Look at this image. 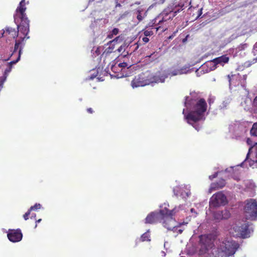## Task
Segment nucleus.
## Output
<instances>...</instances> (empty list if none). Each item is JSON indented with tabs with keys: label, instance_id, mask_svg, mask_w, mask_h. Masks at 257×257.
<instances>
[{
	"label": "nucleus",
	"instance_id": "11",
	"mask_svg": "<svg viewBox=\"0 0 257 257\" xmlns=\"http://www.w3.org/2000/svg\"><path fill=\"white\" fill-rule=\"evenodd\" d=\"M164 213V209H161L159 212H151L147 216L145 219V223L153 224L158 222H161Z\"/></svg>",
	"mask_w": 257,
	"mask_h": 257
},
{
	"label": "nucleus",
	"instance_id": "32",
	"mask_svg": "<svg viewBox=\"0 0 257 257\" xmlns=\"http://www.w3.org/2000/svg\"><path fill=\"white\" fill-rule=\"evenodd\" d=\"M223 214L222 211H218L214 213V216H221Z\"/></svg>",
	"mask_w": 257,
	"mask_h": 257
},
{
	"label": "nucleus",
	"instance_id": "29",
	"mask_svg": "<svg viewBox=\"0 0 257 257\" xmlns=\"http://www.w3.org/2000/svg\"><path fill=\"white\" fill-rule=\"evenodd\" d=\"M111 33L114 36L117 35L119 33V29L118 28H114L111 32Z\"/></svg>",
	"mask_w": 257,
	"mask_h": 257
},
{
	"label": "nucleus",
	"instance_id": "49",
	"mask_svg": "<svg viewBox=\"0 0 257 257\" xmlns=\"http://www.w3.org/2000/svg\"><path fill=\"white\" fill-rule=\"evenodd\" d=\"M184 111H185V110H184V109H183V113H184Z\"/></svg>",
	"mask_w": 257,
	"mask_h": 257
},
{
	"label": "nucleus",
	"instance_id": "40",
	"mask_svg": "<svg viewBox=\"0 0 257 257\" xmlns=\"http://www.w3.org/2000/svg\"><path fill=\"white\" fill-rule=\"evenodd\" d=\"M114 37V35H112V33H111L110 32L109 33V34L107 35V38H109V39H112L113 37Z\"/></svg>",
	"mask_w": 257,
	"mask_h": 257
},
{
	"label": "nucleus",
	"instance_id": "14",
	"mask_svg": "<svg viewBox=\"0 0 257 257\" xmlns=\"http://www.w3.org/2000/svg\"><path fill=\"white\" fill-rule=\"evenodd\" d=\"M229 61V57L227 55H223L220 57L215 58L210 61V63H212L214 67V69L217 68L218 65L223 66L225 64H227Z\"/></svg>",
	"mask_w": 257,
	"mask_h": 257
},
{
	"label": "nucleus",
	"instance_id": "35",
	"mask_svg": "<svg viewBox=\"0 0 257 257\" xmlns=\"http://www.w3.org/2000/svg\"><path fill=\"white\" fill-rule=\"evenodd\" d=\"M253 53L255 55H257V42L255 43V44L254 46Z\"/></svg>",
	"mask_w": 257,
	"mask_h": 257
},
{
	"label": "nucleus",
	"instance_id": "8",
	"mask_svg": "<svg viewBox=\"0 0 257 257\" xmlns=\"http://www.w3.org/2000/svg\"><path fill=\"white\" fill-rule=\"evenodd\" d=\"M199 245L200 246L199 253L203 254L212 247L213 243L211 238L208 235H201L199 236Z\"/></svg>",
	"mask_w": 257,
	"mask_h": 257
},
{
	"label": "nucleus",
	"instance_id": "20",
	"mask_svg": "<svg viewBox=\"0 0 257 257\" xmlns=\"http://www.w3.org/2000/svg\"><path fill=\"white\" fill-rule=\"evenodd\" d=\"M150 236L149 233L145 232L144 233L141 237L140 240L141 241H150Z\"/></svg>",
	"mask_w": 257,
	"mask_h": 257
},
{
	"label": "nucleus",
	"instance_id": "41",
	"mask_svg": "<svg viewBox=\"0 0 257 257\" xmlns=\"http://www.w3.org/2000/svg\"><path fill=\"white\" fill-rule=\"evenodd\" d=\"M121 5L118 2H115V8L121 7Z\"/></svg>",
	"mask_w": 257,
	"mask_h": 257
},
{
	"label": "nucleus",
	"instance_id": "43",
	"mask_svg": "<svg viewBox=\"0 0 257 257\" xmlns=\"http://www.w3.org/2000/svg\"><path fill=\"white\" fill-rule=\"evenodd\" d=\"M243 79H244V80H245L246 79V78H247V75H244L243 76Z\"/></svg>",
	"mask_w": 257,
	"mask_h": 257
},
{
	"label": "nucleus",
	"instance_id": "37",
	"mask_svg": "<svg viewBox=\"0 0 257 257\" xmlns=\"http://www.w3.org/2000/svg\"><path fill=\"white\" fill-rule=\"evenodd\" d=\"M86 110L88 113H90V114L94 112L93 109L90 107L88 108Z\"/></svg>",
	"mask_w": 257,
	"mask_h": 257
},
{
	"label": "nucleus",
	"instance_id": "27",
	"mask_svg": "<svg viewBox=\"0 0 257 257\" xmlns=\"http://www.w3.org/2000/svg\"><path fill=\"white\" fill-rule=\"evenodd\" d=\"M137 12L138 14L137 18L139 20V21L140 22V21H142L143 19V17H142V14H141L142 11L138 10Z\"/></svg>",
	"mask_w": 257,
	"mask_h": 257
},
{
	"label": "nucleus",
	"instance_id": "28",
	"mask_svg": "<svg viewBox=\"0 0 257 257\" xmlns=\"http://www.w3.org/2000/svg\"><path fill=\"white\" fill-rule=\"evenodd\" d=\"M117 66L116 65H112L111 67V70L114 72V73L117 72L118 70H119V69H117Z\"/></svg>",
	"mask_w": 257,
	"mask_h": 257
},
{
	"label": "nucleus",
	"instance_id": "39",
	"mask_svg": "<svg viewBox=\"0 0 257 257\" xmlns=\"http://www.w3.org/2000/svg\"><path fill=\"white\" fill-rule=\"evenodd\" d=\"M176 33V32H174L173 34L172 35H171V36H170L169 37L168 39H172L174 38V37L175 36Z\"/></svg>",
	"mask_w": 257,
	"mask_h": 257
},
{
	"label": "nucleus",
	"instance_id": "4",
	"mask_svg": "<svg viewBox=\"0 0 257 257\" xmlns=\"http://www.w3.org/2000/svg\"><path fill=\"white\" fill-rule=\"evenodd\" d=\"M243 211L246 220H257V200L249 198L243 202Z\"/></svg>",
	"mask_w": 257,
	"mask_h": 257
},
{
	"label": "nucleus",
	"instance_id": "46",
	"mask_svg": "<svg viewBox=\"0 0 257 257\" xmlns=\"http://www.w3.org/2000/svg\"><path fill=\"white\" fill-rule=\"evenodd\" d=\"M186 38L184 39L183 40V42H184L186 41Z\"/></svg>",
	"mask_w": 257,
	"mask_h": 257
},
{
	"label": "nucleus",
	"instance_id": "38",
	"mask_svg": "<svg viewBox=\"0 0 257 257\" xmlns=\"http://www.w3.org/2000/svg\"><path fill=\"white\" fill-rule=\"evenodd\" d=\"M235 76V75H228L227 76L228 78L229 79L228 80H229V82L230 83H231V78L233 77V76Z\"/></svg>",
	"mask_w": 257,
	"mask_h": 257
},
{
	"label": "nucleus",
	"instance_id": "24",
	"mask_svg": "<svg viewBox=\"0 0 257 257\" xmlns=\"http://www.w3.org/2000/svg\"><path fill=\"white\" fill-rule=\"evenodd\" d=\"M118 68L120 69V70H122V68H125L126 67L128 68V64L126 62L120 63L117 65Z\"/></svg>",
	"mask_w": 257,
	"mask_h": 257
},
{
	"label": "nucleus",
	"instance_id": "12",
	"mask_svg": "<svg viewBox=\"0 0 257 257\" xmlns=\"http://www.w3.org/2000/svg\"><path fill=\"white\" fill-rule=\"evenodd\" d=\"M7 236L11 242H17L22 240L23 234L20 229H9Z\"/></svg>",
	"mask_w": 257,
	"mask_h": 257
},
{
	"label": "nucleus",
	"instance_id": "45",
	"mask_svg": "<svg viewBox=\"0 0 257 257\" xmlns=\"http://www.w3.org/2000/svg\"><path fill=\"white\" fill-rule=\"evenodd\" d=\"M188 97H186V102H185V104L187 103V99H188Z\"/></svg>",
	"mask_w": 257,
	"mask_h": 257
},
{
	"label": "nucleus",
	"instance_id": "10",
	"mask_svg": "<svg viewBox=\"0 0 257 257\" xmlns=\"http://www.w3.org/2000/svg\"><path fill=\"white\" fill-rule=\"evenodd\" d=\"M250 225L248 222H246L240 226H235L233 229L237 232V235L243 238H246L249 237L251 233V229L249 228Z\"/></svg>",
	"mask_w": 257,
	"mask_h": 257
},
{
	"label": "nucleus",
	"instance_id": "19",
	"mask_svg": "<svg viewBox=\"0 0 257 257\" xmlns=\"http://www.w3.org/2000/svg\"><path fill=\"white\" fill-rule=\"evenodd\" d=\"M250 134L251 136L257 137V122L253 124L250 131Z\"/></svg>",
	"mask_w": 257,
	"mask_h": 257
},
{
	"label": "nucleus",
	"instance_id": "9",
	"mask_svg": "<svg viewBox=\"0 0 257 257\" xmlns=\"http://www.w3.org/2000/svg\"><path fill=\"white\" fill-rule=\"evenodd\" d=\"M179 11V10L175 11V12L170 11L169 13L166 12V11H164L163 13L164 17L161 20L159 21L157 27L155 28L156 31H158L160 30L161 33L165 32L167 29V27L166 26H164L163 25L164 22H166L167 20L173 19Z\"/></svg>",
	"mask_w": 257,
	"mask_h": 257
},
{
	"label": "nucleus",
	"instance_id": "17",
	"mask_svg": "<svg viewBox=\"0 0 257 257\" xmlns=\"http://www.w3.org/2000/svg\"><path fill=\"white\" fill-rule=\"evenodd\" d=\"M226 185V181L224 179H221L217 182L212 183L209 188V192L215 191L224 187Z\"/></svg>",
	"mask_w": 257,
	"mask_h": 257
},
{
	"label": "nucleus",
	"instance_id": "48",
	"mask_svg": "<svg viewBox=\"0 0 257 257\" xmlns=\"http://www.w3.org/2000/svg\"><path fill=\"white\" fill-rule=\"evenodd\" d=\"M136 4L139 5V4H140V2H138V3H136Z\"/></svg>",
	"mask_w": 257,
	"mask_h": 257
},
{
	"label": "nucleus",
	"instance_id": "50",
	"mask_svg": "<svg viewBox=\"0 0 257 257\" xmlns=\"http://www.w3.org/2000/svg\"><path fill=\"white\" fill-rule=\"evenodd\" d=\"M115 2H118V0H115Z\"/></svg>",
	"mask_w": 257,
	"mask_h": 257
},
{
	"label": "nucleus",
	"instance_id": "47",
	"mask_svg": "<svg viewBox=\"0 0 257 257\" xmlns=\"http://www.w3.org/2000/svg\"><path fill=\"white\" fill-rule=\"evenodd\" d=\"M193 210H194V209H193V208H192V209H191V211L192 212H193Z\"/></svg>",
	"mask_w": 257,
	"mask_h": 257
},
{
	"label": "nucleus",
	"instance_id": "13",
	"mask_svg": "<svg viewBox=\"0 0 257 257\" xmlns=\"http://www.w3.org/2000/svg\"><path fill=\"white\" fill-rule=\"evenodd\" d=\"M247 160H248L250 166H252L254 163H257V143L249 149L245 161Z\"/></svg>",
	"mask_w": 257,
	"mask_h": 257
},
{
	"label": "nucleus",
	"instance_id": "5",
	"mask_svg": "<svg viewBox=\"0 0 257 257\" xmlns=\"http://www.w3.org/2000/svg\"><path fill=\"white\" fill-rule=\"evenodd\" d=\"M164 211L165 213L163 214V217L162 218L161 223H162L164 227L168 230H173L175 228L177 229L175 220L173 218L174 215V210H170L165 208Z\"/></svg>",
	"mask_w": 257,
	"mask_h": 257
},
{
	"label": "nucleus",
	"instance_id": "26",
	"mask_svg": "<svg viewBox=\"0 0 257 257\" xmlns=\"http://www.w3.org/2000/svg\"><path fill=\"white\" fill-rule=\"evenodd\" d=\"M139 47V44L138 43H135L133 45H131L130 47V49L133 48L132 51L133 52L136 51Z\"/></svg>",
	"mask_w": 257,
	"mask_h": 257
},
{
	"label": "nucleus",
	"instance_id": "31",
	"mask_svg": "<svg viewBox=\"0 0 257 257\" xmlns=\"http://www.w3.org/2000/svg\"><path fill=\"white\" fill-rule=\"evenodd\" d=\"M6 80V77L0 79V91L4 87V84Z\"/></svg>",
	"mask_w": 257,
	"mask_h": 257
},
{
	"label": "nucleus",
	"instance_id": "25",
	"mask_svg": "<svg viewBox=\"0 0 257 257\" xmlns=\"http://www.w3.org/2000/svg\"><path fill=\"white\" fill-rule=\"evenodd\" d=\"M153 32L151 30H144V34L145 36L148 37V36H151L153 35Z\"/></svg>",
	"mask_w": 257,
	"mask_h": 257
},
{
	"label": "nucleus",
	"instance_id": "23",
	"mask_svg": "<svg viewBox=\"0 0 257 257\" xmlns=\"http://www.w3.org/2000/svg\"><path fill=\"white\" fill-rule=\"evenodd\" d=\"M41 205L39 203H36L34 206H32L29 209L31 212L32 210H38L41 208Z\"/></svg>",
	"mask_w": 257,
	"mask_h": 257
},
{
	"label": "nucleus",
	"instance_id": "7",
	"mask_svg": "<svg viewBox=\"0 0 257 257\" xmlns=\"http://www.w3.org/2000/svg\"><path fill=\"white\" fill-rule=\"evenodd\" d=\"M228 201L225 194L222 192H218L211 197L209 201V206L211 207H218L224 206L227 204Z\"/></svg>",
	"mask_w": 257,
	"mask_h": 257
},
{
	"label": "nucleus",
	"instance_id": "36",
	"mask_svg": "<svg viewBox=\"0 0 257 257\" xmlns=\"http://www.w3.org/2000/svg\"><path fill=\"white\" fill-rule=\"evenodd\" d=\"M246 143L250 146H252L253 145L252 141L249 138H247L246 140Z\"/></svg>",
	"mask_w": 257,
	"mask_h": 257
},
{
	"label": "nucleus",
	"instance_id": "42",
	"mask_svg": "<svg viewBox=\"0 0 257 257\" xmlns=\"http://www.w3.org/2000/svg\"><path fill=\"white\" fill-rule=\"evenodd\" d=\"M182 232H183V230H182V229H179V230H178V232L179 233H180V234L182 233Z\"/></svg>",
	"mask_w": 257,
	"mask_h": 257
},
{
	"label": "nucleus",
	"instance_id": "33",
	"mask_svg": "<svg viewBox=\"0 0 257 257\" xmlns=\"http://www.w3.org/2000/svg\"><path fill=\"white\" fill-rule=\"evenodd\" d=\"M217 175H218V172H216L214 174H213L212 175H210L209 176V178L210 180H212L213 179L216 178L217 177Z\"/></svg>",
	"mask_w": 257,
	"mask_h": 257
},
{
	"label": "nucleus",
	"instance_id": "1",
	"mask_svg": "<svg viewBox=\"0 0 257 257\" xmlns=\"http://www.w3.org/2000/svg\"><path fill=\"white\" fill-rule=\"evenodd\" d=\"M26 10L25 0H22L16 9V14L14 16L15 21L18 19H19L21 21L17 25V30L7 27L2 33L1 37H6L9 40L11 39L15 40L11 56H14L21 48L22 50L25 45V40L30 38V36H28L30 31V21L25 13Z\"/></svg>",
	"mask_w": 257,
	"mask_h": 257
},
{
	"label": "nucleus",
	"instance_id": "2",
	"mask_svg": "<svg viewBox=\"0 0 257 257\" xmlns=\"http://www.w3.org/2000/svg\"><path fill=\"white\" fill-rule=\"evenodd\" d=\"M207 104L204 98L191 100L190 110L185 118L187 122L192 125L195 130L199 131L201 126L197 123L205 120V113L207 110Z\"/></svg>",
	"mask_w": 257,
	"mask_h": 257
},
{
	"label": "nucleus",
	"instance_id": "34",
	"mask_svg": "<svg viewBox=\"0 0 257 257\" xmlns=\"http://www.w3.org/2000/svg\"><path fill=\"white\" fill-rule=\"evenodd\" d=\"M142 41L144 44H146L149 41V39L147 37L145 36L142 38Z\"/></svg>",
	"mask_w": 257,
	"mask_h": 257
},
{
	"label": "nucleus",
	"instance_id": "30",
	"mask_svg": "<svg viewBox=\"0 0 257 257\" xmlns=\"http://www.w3.org/2000/svg\"><path fill=\"white\" fill-rule=\"evenodd\" d=\"M31 211L28 210V211L23 215V217L25 220H27L29 219V216L30 215Z\"/></svg>",
	"mask_w": 257,
	"mask_h": 257
},
{
	"label": "nucleus",
	"instance_id": "44",
	"mask_svg": "<svg viewBox=\"0 0 257 257\" xmlns=\"http://www.w3.org/2000/svg\"><path fill=\"white\" fill-rule=\"evenodd\" d=\"M41 221V219H39L38 220L36 221V222H40Z\"/></svg>",
	"mask_w": 257,
	"mask_h": 257
},
{
	"label": "nucleus",
	"instance_id": "16",
	"mask_svg": "<svg viewBox=\"0 0 257 257\" xmlns=\"http://www.w3.org/2000/svg\"><path fill=\"white\" fill-rule=\"evenodd\" d=\"M122 40L121 39V37L120 36L116 37L115 38H114L113 40L109 41L107 45L109 46L107 47L104 51V53L106 54H109L113 52V50L114 49V45L115 43H116L118 41L120 42Z\"/></svg>",
	"mask_w": 257,
	"mask_h": 257
},
{
	"label": "nucleus",
	"instance_id": "21",
	"mask_svg": "<svg viewBox=\"0 0 257 257\" xmlns=\"http://www.w3.org/2000/svg\"><path fill=\"white\" fill-rule=\"evenodd\" d=\"M128 46L127 43L124 42L123 44H122L117 50L116 51L118 53H121L124 52L126 48H127Z\"/></svg>",
	"mask_w": 257,
	"mask_h": 257
},
{
	"label": "nucleus",
	"instance_id": "15",
	"mask_svg": "<svg viewBox=\"0 0 257 257\" xmlns=\"http://www.w3.org/2000/svg\"><path fill=\"white\" fill-rule=\"evenodd\" d=\"M22 53V48H21L19 49V50L16 52V54L13 56H16V59L11 61L10 63H8V67L6 69L5 71V74H7L10 72L12 70V65L17 63L20 60Z\"/></svg>",
	"mask_w": 257,
	"mask_h": 257
},
{
	"label": "nucleus",
	"instance_id": "22",
	"mask_svg": "<svg viewBox=\"0 0 257 257\" xmlns=\"http://www.w3.org/2000/svg\"><path fill=\"white\" fill-rule=\"evenodd\" d=\"M252 107L254 113H257V95L254 97L252 103Z\"/></svg>",
	"mask_w": 257,
	"mask_h": 257
},
{
	"label": "nucleus",
	"instance_id": "3",
	"mask_svg": "<svg viewBox=\"0 0 257 257\" xmlns=\"http://www.w3.org/2000/svg\"><path fill=\"white\" fill-rule=\"evenodd\" d=\"M166 77L165 75H161L160 72L153 78L146 73H142L135 77L132 81L131 85L133 88H135L144 86L153 82H164Z\"/></svg>",
	"mask_w": 257,
	"mask_h": 257
},
{
	"label": "nucleus",
	"instance_id": "18",
	"mask_svg": "<svg viewBox=\"0 0 257 257\" xmlns=\"http://www.w3.org/2000/svg\"><path fill=\"white\" fill-rule=\"evenodd\" d=\"M223 214L221 216H214V219L216 220H222V219H227L230 217V213L229 211L227 210H224L222 211Z\"/></svg>",
	"mask_w": 257,
	"mask_h": 257
},
{
	"label": "nucleus",
	"instance_id": "6",
	"mask_svg": "<svg viewBox=\"0 0 257 257\" xmlns=\"http://www.w3.org/2000/svg\"><path fill=\"white\" fill-rule=\"evenodd\" d=\"M237 243L232 240H225L221 246L222 252L226 257L233 256L238 248Z\"/></svg>",
	"mask_w": 257,
	"mask_h": 257
}]
</instances>
